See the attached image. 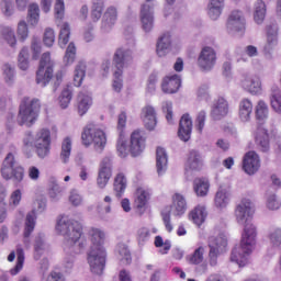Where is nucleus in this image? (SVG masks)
Here are the masks:
<instances>
[{
	"label": "nucleus",
	"mask_w": 281,
	"mask_h": 281,
	"mask_svg": "<svg viewBox=\"0 0 281 281\" xmlns=\"http://www.w3.org/2000/svg\"><path fill=\"white\" fill-rule=\"evenodd\" d=\"M41 111V101L25 97L20 104L19 123L21 126H32L38 120Z\"/></svg>",
	"instance_id": "nucleus-6"
},
{
	"label": "nucleus",
	"mask_w": 281,
	"mask_h": 281,
	"mask_svg": "<svg viewBox=\"0 0 281 281\" xmlns=\"http://www.w3.org/2000/svg\"><path fill=\"white\" fill-rule=\"evenodd\" d=\"M2 74L7 85H14V80H16V70L14 69V66L4 64L2 66Z\"/></svg>",
	"instance_id": "nucleus-49"
},
{
	"label": "nucleus",
	"mask_w": 281,
	"mask_h": 281,
	"mask_svg": "<svg viewBox=\"0 0 281 281\" xmlns=\"http://www.w3.org/2000/svg\"><path fill=\"white\" fill-rule=\"evenodd\" d=\"M55 232L59 236H64L66 247H70L75 254H80L85 249V241L80 239L82 237V224L80 222L61 215L57 218Z\"/></svg>",
	"instance_id": "nucleus-3"
},
{
	"label": "nucleus",
	"mask_w": 281,
	"mask_h": 281,
	"mask_svg": "<svg viewBox=\"0 0 281 281\" xmlns=\"http://www.w3.org/2000/svg\"><path fill=\"white\" fill-rule=\"evenodd\" d=\"M71 98H72V94L69 88L64 89L59 97V105L63 109H67V106H69V103L71 102Z\"/></svg>",
	"instance_id": "nucleus-63"
},
{
	"label": "nucleus",
	"mask_w": 281,
	"mask_h": 281,
	"mask_svg": "<svg viewBox=\"0 0 281 281\" xmlns=\"http://www.w3.org/2000/svg\"><path fill=\"white\" fill-rule=\"evenodd\" d=\"M0 40L13 49L16 47V34L10 26H0Z\"/></svg>",
	"instance_id": "nucleus-37"
},
{
	"label": "nucleus",
	"mask_w": 281,
	"mask_h": 281,
	"mask_svg": "<svg viewBox=\"0 0 281 281\" xmlns=\"http://www.w3.org/2000/svg\"><path fill=\"white\" fill-rule=\"evenodd\" d=\"M113 177V157L105 156L102 158L99 165L97 186L101 190H104Z\"/></svg>",
	"instance_id": "nucleus-13"
},
{
	"label": "nucleus",
	"mask_w": 281,
	"mask_h": 281,
	"mask_svg": "<svg viewBox=\"0 0 281 281\" xmlns=\"http://www.w3.org/2000/svg\"><path fill=\"white\" fill-rule=\"evenodd\" d=\"M228 34H238L245 32V15L243 11L235 10L228 16L226 23Z\"/></svg>",
	"instance_id": "nucleus-15"
},
{
	"label": "nucleus",
	"mask_w": 281,
	"mask_h": 281,
	"mask_svg": "<svg viewBox=\"0 0 281 281\" xmlns=\"http://www.w3.org/2000/svg\"><path fill=\"white\" fill-rule=\"evenodd\" d=\"M270 104L274 111V113H278L281 115V91L278 87H272L271 89V95H270Z\"/></svg>",
	"instance_id": "nucleus-43"
},
{
	"label": "nucleus",
	"mask_w": 281,
	"mask_h": 281,
	"mask_svg": "<svg viewBox=\"0 0 281 281\" xmlns=\"http://www.w3.org/2000/svg\"><path fill=\"white\" fill-rule=\"evenodd\" d=\"M254 202L249 198H244L235 207V218L238 225H244L239 246L232 250L231 260L236 262L238 267L249 265V258L256 249L258 238V228L251 223L254 216Z\"/></svg>",
	"instance_id": "nucleus-1"
},
{
	"label": "nucleus",
	"mask_w": 281,
	"mask_h": 281,
	"mask_svg": "<svg viewBox=\"0 0 281 281\" xmlns=\"http://www.w3.org/2000/svg\"><path fill=\"white\" fill-rule=\"evenodd\" d=\"M41 20V9L38 8V4L32 3L29 5V24H31L33 27L38 25V21Z\"/></svg>",
	"instance_id": "nucleus-48"
},
{
	"label": "nucleus",
	"mask_w": 281,
	"mask_h": 281,
	"mask_svg": "<svg viewBox=\"0 0 281 281\" xmlns=\"http://www.w3.org/2000/svg\"><path fill=\"white\" fill-rule=\"evenodd\" d=\"M55 19L57 23V27H59V38L58 45L59 47H65L67 43H69V36L71 35V29L69 27V23L63 22L65 19V1L64 0H56L55 7Z\"/></svg>",
	"instance_id": "nucleus-10"
},
{
	"label": "nucleus",
	"mask_w": 281,
	"mask_h": 281,
	"mask_svg": "<svg viewBox=\"0 0 281 281\" xmlns=\"http://www.w3.org/2000/svg\"><path fill=\"white\" fill-rule=\"evenodd\" d=\"M70 157H71V138L66 137L61 143L59 159L63 164H69Z\"/></svg>",
	"instance_id": "nucleus-45"
},
{
	"label": "nucleus",
	"mask_w": 281,
	"mask_h": 281,
	"mask_svg": "<svg viewBox=\"0 0 281 281\" xmlns=\"http://www.w3.org/2000/svg\"><path fill=\"white\" fill-rule=\"evenodd\" d=\"M117 23V9L115 7H109L103 14L101 22V32L109 34L113 30V26Z\"/></svg>",
	"instance_id": "nucleus-22"
},
{
	"label": "nucleus",
	"mask_w": 281,
	"mask_h": 281,
	"mask_svg": "<svg viewBox=\"0 0 281 281\" xmlns=\"http://www.w3.org/2000/svg\"><path fill=\"white\" fill-rule=\"evenodd\" d=\"M15 258L16 265L9 271L11 276H19V273H21L23 270V265L25 263V251L23 250V246L21 244L16 245L15 251L10 252L8 256V261L14 262Z\"/></svg>",
	"instance_id": "nucleus-17"
},
{
	"label": "nucleus",
	"mask_w": 281,
	"mask_h": 281,
	"mask_svg": "<svg viewBox=\"0 0 281 281\" xmlns=\"http://www.w3.org/2000/svg\"><path fill=\"white\" fill-rule=\"evenodd\" d=\"M198 65L203 71H212L216 66V50L213 47L204 46L199 54Z\"/></svg>",
	"instance_id": "nucleus-14"
},
{
	"label": "nucleus",
	"mask_w": 281,
	"mask_h": 281,
	"mask_svg": "<svg viewBox=\"0 0 281 281\" xmlns=\"http://www.w3.org/2000/svg\"><path fill=\"white\" fill-rule=\"evenodd\" d=\"M189 218L193 221L198 227L205 223V218H207V211H205V206L198 205L195 206L189 214Z\"/></svg>",
	"instance_id": "nucleus-39"
},
{
	"label": "nucleus",
	"mask_w": 281,
	"mask_h": 281,
	"mask_svg": "<svg viewBox=\"0 0 281 281\" xmlns=\"http://www.w3.org/2000/svg\"><path fill=\"white\" fill-rule=\"evenodd\" d=\"M54 60L49 53H44L40 60V67L36 72V82L41 87H47L52 78H54Z\"/></svg>",
	"instance_id": "nucleus-11"
},
{
	"label": "nucleus",
	"mask_w": 281,
	"mask_h": 281,
	"mask_svg": "<svg viewBox=\"0 0 281 281\" xmlns=\"http://www.w3.org/2000/svg\"><path fill=\"white\" fill-rule=\"evenodd\" d=\"M140 117L147 131H155V127L157 126V112L155 111V108L151 105L143 108Z\"/></svg>",
	"instance_id": "nucleus-28"
},
{
	"label": "nucleus",
	"mask_w": 281,
	"mask_h": 281,
	"mask_svg": "<svg viewBox=\"0 0 281 281\" xmlns=\"http://www.w3.org/2000/svg\"><path fill=\"white\" fill-rule=\"evenodd\" d=\"M16 34H18V37L20 38V41H22V43L27 41V36H30V31L27 29V23H25V21H21L18 24Z\"/></svg>",
	"instance_id": "nucleus-62"
},
{
	"label": "nucleus",
	"mask_w": 281,
	"mask_h": 281,
	"mask_svg": "<svg viewBox=\"0 0 281 281\" xmlns=\"http://www.w3.org/2000/svg\"><path fill=\"white\" fill-rule=\"evenodd\" d=\"M157 80H159V76L156 72L149 75L146 83V93L149 95H153L157 91Z\"/></svg>",
	"instance_id": "nucleus-57"
},
{
	"label": "nucleus",
	"mask_w": 281,
	"mask_h": 281,
	"mask_svg": "<svg viewBox=\"0 0 281 281\" xmlns=\"http://www.w3.org/2000/svg\"><path fill=\"white\" fill-rule=\"evenodd\" d=\"M209 258L211 267L218 265V256L227 249V234L220 233L216 237L209 238Z\"/></svg>",
	"instance_id": "nucleus-12"
},
{
	"label": "nucleus",
	"mask_w": 281,
	"mask_h": 281,
	"mask_svg": "<svg viewBox=\"0 0 281 281\" xmlns=\"http://www.w3.org/2000/svg\"><path fill=\"white\" fill-rule=\"evenodd\" d=\"M225 0H210L207 4V14L212 21H216L223 14Z\"/></svg>",
	"instance_id": "nucleus-34"
},
{
	"label": "nucleus",
	"mask_w": 281,
	"mask_h": 281,
	"mask_svg": "<svg viewBox=\"0 0 281 281\" xmlns=\"http://www.w3.org/2000/svg\"><path fill=\"white\" fill-rule=\"evenodd\" d=\"M155 247H162V249H160L159 252L166 255L168 254V251H170V247H172V244L170 243V240L164 241V238L161 236H156Z\"/></svg>",
	"instance_id": "nucleus-60"
},
{
	"label": "nucleus",
	"mask_w": 281,
	"mask_h": 281,
	"mask_svg": "<svg viewBox=\"0 0 281 281\" xmlns=\"http://www.w3.org/2000/svg\"><path fill=\"white\" fill-rule=\"evenodd\" d=\"M243 168L246 175H256L260 170V157L256 151H248L244 156Z\"/></svg>",
	"instance_id": "nucleus-18"
},
{
	"label": "nucleus",
	"mask_w": 281,
	"mask_h": 281,
	"mask_svg": "<svg viewBox=\"0 0 281 281\" xmlns=\"http://www.w3.org/2000/svg\"><path fill=\"white\" fill-rule=\"evenodd\" d=\"M0 172L7 181L14 179L16 183H21L25 177V169L16 164V159L12 153H9L5 156L4 160L2 161Z\"/></svg>",
	"instance_id": "nucleus-9"
},
{
	"label": "nucleus",
	"mask_w": 281,
	"mask_h": 281,
	"mask_svg": "<svg viewBox=\"0 0 281 281\" xmlns=\"http://www.w3.org/2000/svg\"><path fill=\"white\" fill-rule=\"evenodd\" d=\"M117 257L124 265H131V250L126 244H119L116 247Z\"/></svg>",
	"instance_id": "nucleus-52"
},
{
	"label": "nucleus",
	"mask_w": 281,
	"mask_h": 281,
	"mask_svg": "<svg viewBox=\"0 0 281 281\" xmlns=\"http://www.w3.org/2000/svg\"><path fill=\"white\" fill-rule=\"evenodd\" d=\"M68 201L74 205V207H79V205H82V195L78 190L72 189L70 191Z\"/></svg>",
	"instance_id": "nucleus-64"
},
{
	"label": "nucleus",
	"mask_w": 281,
	"mask_h": 281,
	"mask_svg": "<svg viewBox=\"0 0 281 281\" xmlns=\"http://www.w3.org/2000/svg\"><path fill=\"white\" fill-rule=\"evenodd\" d=\"M255 113L259 122H265L269 117V105L262 100L258 101L255 106Z\"/></svg>",
	"instance_id": "nucleus-47"
},
{
	"label": "nucleus",
	"mask_w": 281,
	"mask_h": 281,
	"mask_svg": "<svg viewBox=\"0 0 281 281\" xmlns=\"http://www.w3.org/2000/svg\"><path fill=\"white\" fill-rule=\"evenodd\" d=\"M229 113V102L221 97L214 101L211 109V116L213 120H223Z\"/></svg>",
	"instance_id": "nucleus-26"
},
{
	"label": "nucleus",
	"mask_w": 281,
	"mask_h": 281,
	"mask_svg": "<svg viewBox=\"0 0 281 281\" xmlns=\"http://www.w3.org/2000/svg\"><path fill=\"white\" fill-rule=\"evenodd\" d=\"M81 139L83 146H91L93 144L97 153H102L106 148V134L104 131L95 127L94 125H88L82 134Z\"/></svg>",
	"instance_id": "nucleus-7"
},
{
	"label": "nucleus",
	"mask_w": 281,
	"mask_h": 281,
	"mask_svg": "<svg viewBox=\"0 0 281 281\" xmlns=\"http://www.w3.org/2000/svg\"><path fill=\"white\" fill-rule=\"evenodd\" d=\"M34 227H36V211L33 210L26 215L25 224H24V233H23V243L25 249H30L32 247V241L30 240V236L34 232Z\"/></svg>",
	"instance_id": "nucleus-19"
},
{
	"label": "nucleus",
	"mask_w": 281,
	"mask_h": 281,
	"mask_svg": "<svg viewBox=\"0 0 281 281\" xmlns=\"http://www.w3.org/2000/svg\"><path fill=\"white\" fill-rule=\"evenodd\" d=\"M172 52V36L170 33L162 34L156 44V54L159 58L168 56Z\"/></svg>",
	"instance_id": "nucleus-24"
},
{
	"label": "nucleus",
	"mask_w": 281,
	"mask_h": 281,
	"mask_svg": "<svg viewBox=\"0 0 281 281\" xmlns=\"http://www.w3.org/2000/svg\"><path fill=\"white\" fill-rule=\"evenodd\" d=\"M144 148H146V138L140 131H134L131 135V145L130 151L133 157H137L144 153Z\"/></svg>",
	"instance_id": "nucleus-20"
},
{
	"label": "nucleus",
	"mask_w": 281,
	"mask_h": 281,
	"mask_svg": "<svg viewBox=\"0 0 281 281\" xmlns=\"http://www.w3.org/2000/svg\"><path fill=\"white\" fill-rule=\"evenodd\" d=\"M254 21L257 25H262L267 19V3L262 0H257L254 4Z\"/></svg>",
	"instance_id": "nucleus-33"
},
{
	"label": "nucleus",
	"mask_w": 281,
	"mask_h": 281,
	"mask_svg": "<svg viewBox=\"0 0 281 281\" xmlns=\"http://www.w3.org/2000/svg\"><path fill=\"white\" fill-rule=\"evenodd\" d=\"M76 44L71 42L68 47L66 48V53L64 55V65L66 67H70L72 63H76Z\"/></svg>",
	"instance_id": "nucleus-53"
},
{
	"label": "nucleus",
	"mask_w": 281,
	"mask_h": 281,
	"mask_svg": "<svg viewBox=\"0 0 281 281\" xmlns=\"http://www.w3.org/2000/svg\"><path fill=\"white\" fill-rule=\"evenodd\" d=\"M178 136L182 142H189L192 137V117L190 114H184L180 119Z\"/></svg>",
	"instance_id": "nucleus-27"
},
{
	"label": "nucleus",
	"mask_w": 281,
	"mask_h": 281,
	"mask_svg": "<svg viewBox=\"0 0 281 281\" xmlns=\"http://www.w3.org/2000/svg\"><path fill=\"white\" fill-rule=\"evenodd\" d=\"M31 148H35L40 159H45L52 150V132L48 128H42L35 136L32 132H26L23 137L22 149L27 153Z\"/></svg>",
	"instance_id": "nucleus-4"
},
{
	"label": "nucleus",
	"mask_w": 281,
	"mask_h": 281,
	"mask_svg": "<svg viewBox=\"0 0 281 281\" xmlns=\"http://www.w3.org/2000/svg\"><path fill=\"white\" fill-rule=\"evenodd\" d=\"M278 47V25L272 24L267 26V42L265 45V52H272Z\"/></svg>",
	"instance_id": "nucleus-32"
},
{
	"label": "nucleus",
	"mask_w": 281,
	"mask_h": 281,
	"mask_svg": "<svg viewBox=\"0 0 281 281\" xmlns=\"http://www.w3.org/2000/svg\"><path fill=\"white\" fill-rule=\"evenodd\" d=\"M93 105V98L89 91H80L77 95V110L79 115H87L89 109Z\"/></svg>",
	"instance_id": "nucleus-25"
},
{
	"label": "nucleus",
	"mask_w": 281,
	"mask_h": 281,
	"mask_svg": "<svg viewBox=\"0 0 281 281\" xmlns=\"http://www.w3.org/2000/svg\"><path fill=\"white\" fill-rule=\"evenodd\" d=\"M205 248L203 246L198 247L193 254L187 256L189 265H201L204 260Z\"/></svg>",
	"instance_id": "nucleus-50"
},
{
	"label": "nucleus",
	"mask_w": 281,
	"mask_h": 281,
	"mask_svg": "<svg viewBox=\"0 0 281 281\" xmlns=\"http://www.w3.org/2000/svg\"><path fill=\"white\" fill-rule=\"evenodd\" d=\"M88 236L91 240V247L88 254V262L91 273L102 276L104 265H106V250L104 249L106 234L101 228L91 227L88 232Z\"/></svg>",
	"instance_id": "nucleus-2"
},
{
	"label": "nucleus",
	"mask_w": 281,
	"mask_h": 281,
	"mask_svg": "<svg viewBox=\"0 0 281 281\" xmlns=\"http://www.w3.org/2000/svg\"><path fill=\"white\" fill-rule=\"evenodd\" d=\"M85 76H87V63L79 61L75 67L74 85L76 87H81Z\"/></svg>",
	"instance_id": "nucleus-41"
},
{
	"label": "nucleus",
	"mask_w": 281,
	"mask_h": 281,
	"mask_svg": "<svg viewBox=\"0 0 281 281\" xmlns=\"http://www.w3.org/2000/svg\"><path fill=\"white\" fill-rule=\"evenodd\" d=\"M18 65L22 71H27L30 68V48L23 47L18 56Z\"/></svg>",
	"instance_id": "nucleus-46"
},
{
	"label": "nucleus",
	"mask_w": 281,
	"mask_h": 281,
	"mask_svg": "<svg viewBox=\"0 0 281 281\" xmlns=\"http://www.w3.org/2000/svg\"><path fill=\"white\" fill-rule=\"evenodd\" d=\"M265 201L267 210H270L271 212H276L281 207L280 198L274 192H267L265 195Z\"/></svg>",
	"instance_id": "nucleus-42"
},
{
	"label": "nucleus",
	"mask_w": 281,
	"mask_h": 281,
	"mask_svg": "<svg viewBox=\"0 0 281 281\" xmlns=\"http://www.w3.org/2000/svg\"><path fill=\"white\" fill-rule=\"evenodd\" d=\"M181 87V77L179 75L167 76L162 79L161 91L164 93H177Z\"/></svg>",
	"instance_id": "nucleus-29"
},
{
	"label": "nucleus",
	"mask_w": 281,
	"mask_h": 281,
	"mask_svg": "<svg viewBox=\"0 0 281 281\" xmlns=\"http://www.w3.org/2000/svg\"><path fill=\"white\" fill-rule=\"evenodd\" d=\"M255 142L262 153H269V132L267 128L259 126L255 133Z\"/></svg>",
	"instance_id": "nucleus-31"
},
{
	"label": "nucleus",
	"mask_w": 281,
	"mask_h": 281,
	"mask_svg": "<svg viewBox=\"0 0 281 281\" xmlns=\"http://www.w3.org/2000/svg\"><path fill=\"white\" fill-rule=\"evenodd\" d=\"M0 10L4 16L14 14V0H1Z\"/></svg>",
	"instance_id": "nucleus-58"
},
{
	"label": "nucleus",
	"mask_w": 281,
	"mask_h": 281,
	"mask_svg": "<svg viewBox=\"0 0 281 281\" xmlns=\"http://www.w3.org/2000/svg\"><path fill=\"white\" fill-rule=\"evenodd\" d=\"M113 63L116 71L113 74L112 89L116 93H120L124 89V80L122 79V74L125 67L133 65V49L128 46L119 47L113 56Z\"/></svg>",
	"instance_id": "nucleus-5"
},
{
	"label": "nucleus",
	"mask_w": 281,
	"mask_h": 281,
	"mask_svg": "<svg viewBox=\"0 0 281 281\" xmlns=\"http://www.w3.org/2000/svg\"><path fill=\"white\" fill-rule=\"evenodd\" d=\"M48 196L53 201H58V199L63 196V187H60V184L57 183L56 181L50 182L48 187Z\"/></svg>",
	"instance_id": "nucleus-55"
},
{
	"label": "nucleus",
	"mask_w": 281,
	"mask_h": 281,
	"mask_svg": "<svg viewBox=\"0 0 281 281\" xmlns=\"http://www.w3.org/2000/svg\"><path fill=\"white\" fill-rule=\"evenodd\" d=\"M267 238L273 249H281V227L271 226L267 232Z\"/></svg>",
	"instance_id": "nucleus-38"
},
{
	"label": "nucleus",
	"mask_w": 281,
	"mask_h": 281,
	"mask_svg": "<svg viewBox=\"0 0 281 281\" xmlns=\"http://www.w3.org/2000/svg\"><path fill=\"white\" fill-rule=\"evenodd\" d=\"M148 199H150V193L144 189H137L136 198H135V205L138 210L146 207L148 203Z\"/></svg>",
	"instance_id": "nucleus-51"
},
{
	"label": "nucleus",
	"mask_w": 281,
	"mask_h": 281,
	"mask_svg": "<svg viewBox=\"0 0 281 281\" xmlns=\"http://www.w3.org/2000/svg\"><path fill=\"white\" fill-rule=\"evenodd\" d=\"M114 190L117 196H122V193L126 190V177L124 173H119L114 179Z\"/></svg>",
	"instance_id": "nucleus-54"
},
{
	"label": "nucleus",
	"mask_w": 281,
	"mask_h": 281,
	"mask_svg": "<svg viewBox=\"0 0 281 281\" xmlns=\"http://www.w3.org/2000/svg\"><path fill=\"white\" fill-rule=\"evenodd\" d=\"M193 190L196 196H207V192H210V181L204 178H196L193 181Z\"/></svg>",
	"instance_id": "nucleus-40"
},
{
	"label": "nucleus",
	"mask_w": 281,
	"mask_h": 281,
	"mask_svg": "<svg viewBox=\"0 0 281 281\" xmlns=\"http://www.w3.org/2000/svg\"><path fill=\"white\" fill-rule=\"evenodd\" d=\"M188 210V206L186 204V198L183 195L176 193L173 195V202L172 205L166 206L161 211V217L164 225L166 229L170 233L172 232V223L170 222V216H183L186 214V211Z\"/></svg>",
	"instance_id": "nucleus-8"
},
{
	"label": "nucleus",
	"mask_w": 281,
	"mask_h": 281,
	"mask_svg": "<svg viewBox=\"0 0 281 281\" xmlns=\"http://www.w3.org/2000/svg\"><path fill=\"white\" fill-rule=\"evenodd\" d=\"M203 167V159L201 158V154L194 149L189 151V157L186 164V171L189 170H199Z\"/></svg>",
	"instance_id": "nucleus-36"
},
{
	"label": "nucleus",
	"mask_w": 281,
	"mask_h": 281,
	"mask_svg": "<svg viewBox=\"0 0 281 281\" xmlns=\"http://www.w3.org/2000/svg\"><path fill=\"white\" fill-rule=\"evenodd\" d=\"M156 168L159 176L168 170V154L162 147L156 149Z\"/></svg>",
	"instance_id": "nucleus-35"
},
{
	"label": "nucleus",
	"mask_w": 281,
	"mask_h": 281,
	"mask_svg": "<svg viewBox=\"0 0 281 281\" xmlns=\"http://www.w3.org/2000/svg\"><path fill=\"white\" fill-rule=\"evenodd\" d=\"M116 150L119 153V156H121L122 158L128 157V153H131V148L128 149L126 140H124V137H122V135H120L119 140L116 143Z\"/></svg>",
	"instance_id": "nucleus-59"
},
{
	"label": "nucleus",
	"mask_w": 281,
	"mask_h": 281,
	"mask_svg": "<svg viewBox=\"0 0 281 281\" xmlns=\"http://www.w3.org/2000/svg\"><path fill=\"white\" fill-rule=\"evenodd\" d=\"M232 201V189L226 186H221L215 193L214 205L217 210H225Z\"/></svg>",
	"instance_id": "nucleus-21"
},
{
	"label": "nucleus",
	"mask_w": 281,
	"mask_h": 281,
	"mask_svg": "<svg viewBox=\"0 0 281 281\" xmlns=\"http://www.w3.org/2000/svg\"><path fill=\"white\" fill-rule=\"evenodd\" d=\"M137 240L140 247H144L148 240H150V231L147 227H143L137 232Z\"/></svg>",
	"instance_id": "nucleus-61"
},
{
	"label": "nucleus",
	"mask_w": 281,
	"mask_h": 281,
	"mask_svg": "<svg viewBox=\"0 0 281 281\" xmlns=\"http://www.w3.org/2000/svg\"><path fill=\"white\" fill-rule=\"evenodd\" d=\"M155 11L153 5L143 4L140 8V22L145 32H150L155 25Z\"/></svg>",
	"instance_id": "nucleus-23"
},
{
	"label": "nucleus",
	"mask_w": 281,
	"mask_h": 281,
	"mask_svg": "<svg viewBox=\"0 0 281 281\" xmlns=\"http://www.w3.org/2000/svg\"><path fill=\"white\" fill-rule=\"evenodd\" d=\"M66 256L64 258V267L66 269H72L74 268V262H76V256L71 254H78L74 251V249L69 246L65 247Z\"/></svg>",
	"instance_id": "nucleus-56"
},
{
	"label": "nucleus",
	"mask_w": 281,
	"mask_h": 281,
	"mask_svg": "<svg viewBox=\"0 0 281 281\" xmlns=\"http://www.w3.org/2000/svg\"><path fill=\"white\" fill-rule=\"evenodd\" d=\"M45 249H47V244H45V236L40 234L35 237L34 260H41V257L43 254H45Z\"/></svg>",
	"instance_id": "nucleus-44"
},
{
	"label": "nucleus",
	"mask_w": 281,
	"mask_h": 281,
	"mask_svg": "<svg viewBox=\"0 0 281 281\" xmlns=\"http://www.w3.org/2000/svg\"><path fill=\"white\" fill-rule=\"evenodd\" d=\"M254 114V102L251 100L244 98L239 102L238 115L241 122H249L251 115Z\"/></svg>",
	"instance_id": "nucleus-30"
},
{
	"label": "nucleus",
	"mask_w": 281,
	"mask_h": 281,
	"mask_svg": "<svg viewBox=\"0 0 281 281\" xmlns=\"http://www.w3.org/2000/svg\"><path fill=\"white\" fill-rule=\"evenodd\" d=\"M240 85L251 95H258L262 91V81L258 75H244Z\"/></svg>",
	"instance_id": "nucleus-16"
}]
</instances>
